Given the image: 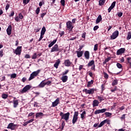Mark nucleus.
Returning a JSON list of instances; mask_svg holds the SVG:
<instances>
[{
  "instance_id": "nucleus-8",
  "label": "nucleus",
  "mask_w": 131,
  "mask_h": 131,
  "mask_svg": "<svg viewBox=\"0 0 131 131\" xmlns=\"http://www.w3.org/2000/svg\"><path fill=\"white\" fill-rule=\"evenodd\" d=\"M60 49H59L58 45L55 44L51 49V53H54V52H59Z\"/></svg>"
},
{
  "instance_id": "nucleus-13",
  "label": "nucleus",
  "mask_w": 131,
  "mask_h": 131,
  "mask_svg": "<svg viewBox=\"0 0 131 131\" xmlns=\"http://www.w3.org/2000/svg\"><path fill=\"white\" fill-rule=\"evenodd\" d=\"M64 64L66 67H70L72 64V62L69 59H67L64 60Z\"/></svg>"
},
{
  "instance_id": "nucleus-41",
  "label": "nucleus",
  "mask_w": 131,
  "mask_h": 131,
  "mask_svg": "<svg viewBox=\"0 0 131 131\" xmlns=\"http://www.w3.org/2000/svg\"><path fill=\"white\" fill-rule=\"evenodd\" d=\"M117 67H118V68H119V69H121V68H122V65L118 62L117 63Z\"/></svg>"
},
{
  "instance_id": "nucleus-29",
  "label": "nucleus",
  "mask_w": 131,
  "mask_h": 131,
  "mask_svg": "<svg viewBox=\"0 0 131 131\" xmlns=\"http://www.w3.org/2000/svg\"><path fill=\"white\" fill-rule=\"evenodd\" d=\"M107 122V120H104L102 121L100 124L98 125V127H102L104 124H105Z\"/></svg>"
},
{
  "instance_id": "nucleus-59",
  "label": "nucleus",
  "mask_w": 131,
  "mask_h": 131,
  "mask_svg": "<svg viewBox=\"0 0 131 131\" xmlns=\"http://www.w3.org/2000/svg\"><path fill=\"white\" fill-rule=\"evenodd\" d=\"M4 56V51L3 50L0 51V57Z\"/></svg>"
},
{
  "instance_id": "nucleus-36",
  "label": "nucleus",
  "mask_w": 131,
  "mask_h": 131,
  "mask_svg": "<svg viewBox=\"0 0 131 131\" xmlns=\"http://www.w3.org/2000/svg\"><path fill=\"white\" fill-rule=\"evenodd\" d=\"M97 99L100 101V102H102V101H104V100H105V99H104V97L101 96H98Z\"/></svg>"
},
{
  "instance_id": "nucleus-32",
  "label": "nucleus",
  "mask_w": 131,
  "mask_h": 131,
  "mask_svg": "<svg viewBox=\"0 0 131 131\" xmlns=\"http://www.w3.org/2000/svg\"><path fill=\"white\" fill-rule=\"evenodd\" d=\"M118 84V80H117V79H115V80H114V81H113L112 83V85H113V86H114V85H117Z\"/></svg>"
},
{
  "instance_id": "nucleus-24",
  "label": "nucleus",
  "mask_w": 131,
  "mask_h": 131,
  "mask_svg": "<svg viewBox=\"0 0 131 131\" xmlns=\"http://www.w3.org/2000/svg\"><path fill=\"white\" fill-rule=\"evenodd\" d=\"M36 118H39V117H42L43 116V113L40 112L37 113L35 115Z\"/></svg>"
},
{
  "instance_id": "nucleus-42",
  "label": "nucleus",
  "mask_w": 131,
  "mask_h": 131,
  "mask_svg": "<svg viewBox=\"0 0 131 131\" xmlns=\"http://www.w3.org/2000/svg\"><path fill=\"white\" fill-rule=\"evenodd\" d=\"M36 58H37V54L36 53H34L32 56V59H36Z\"/></svg>"
},
{
  "instance_id": "nucleus-64",
  "label": "nucleus",
  "mask_w": 131,
  "mask_h": 131,
  "mask_svg": "<svg viewBox=\"0 0 131 131\" xmlns=\"http://www.w3.org/2000/svg\"><path fill=\"white\" fill-rule=\"evenodd\" d=\"M122 14H123L122 12H119L118 13V16L119 17H121L122 16Z\"/></svg>"
},
{
  "instance_id": "nucleus-31",
  "label": "nucleus",
  "mask_w": 131,
  "mask_h": 131,
  "mask_svg": "<svg viewBox=\"0 0 131 131\" xmlns=\"http://www.w3.org/2000/svg\"><path fill=\"white\" fill-rule=\"evenodd\" d=\"M94 65H95V61L94 60L90 61L88 64V67H90L91 66H93Z\"/></svg>"
},
{
  "instance_id": "nucleus-49",
  "label": "nucleus",
  "mask_w": 131,
  "mask_h": 131,
  "mask_svg": "<svg viewBox=\"0 0 131 131\" xmlns=\"http://www.w3.org/2000/svg\"><path fill=\"white\" fill-rule=\"evenodd\" d=\"M60 3L61 4V5L64 7V6H65V0H61Z\"/></svg>"
},
{
  "instance_id": "nucleus-55",
  "label": "nucleus",
  "mask_w": 131,
  "mask_h": 131,
  "mask_svg": "<svg viewBox=\"0 0 131 131\" xmlns=\"http://www.w3.org/2000/svg\"><path fill=\"white\" fill-rule=\"evenodd\" d=\"M34 119H31V120H29V121H27V122L28 123V124L29 123H31V122H32L33 121H34Z\"/></svg>"
},
{
  "instance_id": "nucleus-6",
  "label": "nucleus",
  "mask_w": 131,
  "mask_h": 131,
  "mask_svg": "<svg viewBox=\"0 0 131 131\" xmlns=\"http://www.w3.org/2000/svg\"><path fill=\"white\" fill-rule=\"evenodd\" d=\"M78 119V112H75L72 120V123L74 124Z\"/></svg>"
},
{
  "instance_id": "nucleus-54",
  "label": "nucleus",
  "mask_w": 131,
  "mask_h": 131,
  "mask_svg": "<svg viewBox=\"0 0 131 131\" xmlns=\"http://www.w3.org/2000/svg\"><path fill=\"white\" fill-rule=\"evenodd\" d=\"M26 80H27V78L24 77L22 78L21 81H23V82H25Z\"/></svg>"
},
{
  "instance_id": "nucleus-15",
  "label": "nucleus",
  "mask_w": 131,
  "mask_h": 131,
  "mask_svg": "<svg viewBox=\"0 0 131 131\" xmlns=\"http://www.w3.org/2000/svg\"><path fill=\"white\" fill-rule=\"evenodd\" d=\"M59 103H60V99L57 98L55 101L52 102V107H56V106H58Z\"/></svg>"
},
{
  "instance_id": "nucleus-45",
  "label": "nucleus",
  "mask_w": 131,
  "mask_h": 131,
  "mask_svg": "<svg viewBox=\"0 0 131 131\" xmlns=\"http://www.w3.org/2000/svg\"><path fill=\"white\" fill-rule=\"evenodd\" d=\"M29 2H30V0H23V4L25 5H27Z\"/></svg>"
},
{
  "instance_id": "nucleus-35",
  "label": "nucleus",
  "mask_w": 131,
  "mask_h": 131,
  "mask_svg": "<svg viewBox=\"0 0 131 131\" xmlns=\"http://www.w3.org/2000/svg\"><path fill=\"white\" fill-rule=\"evenodd\" d=\"M8 96L9 95L8 94H6L4 93L2 95V98L3 99H7V98H8Z\"/></svg>"
},
{
  "instance_id": "nucleus-52",
  "label": "nucleus",
  "mask_w": 131,
  "mask_h": 131,
  "mask_svg": "<svg viewBox=\"0 0 131 131\" xmlns=\"http://www.w3.org/2000/svg\"><path fill=\"white\" fill-rule=\"evenodd\" d=\"M43 38V35L40 34V38L38 39V41H40Z\"/></svg>"
},
{
  "instance_id": "nucleus-19",
  "label": "nucleus",
  "mask_w": 131,
  "mask_h": 131,
  "mask_svg": "<svg viewBox=\"0 0 131 131\" xmlns=\"http://www.w3.org/2000/svg\"><path fill=\"white\" fill-rule=\"evenodd\" d=\"M100 104V102H99V101L97 100H94L93 101V107H98V106H99V104Z\"/></svg>"
},
{
  "instance_id": "nucleus-48",
  "label": "nucleus",
  "mask_w": 131,
  "mask_h": 131,
  "mask_svg": "<svg viewBox=\"0 0 131 131\" xmlns=\"http://www.w3.org/2000/svg\"><path fill=\"white\" fill-rule=\"evenodd\" d=\"M69 72V70H66L65 72H62V75L65 76V75H66V74H67V73H68Z\"/></svg>"
},
{
  "instance_id": "nucleus-14",
  "label": "nucleus",
  "mask_w": 131,
  "mask_h": 131,
  "mask_svg": "<svg viewBox=\"0 0 131 131\" xmlns=\"http://www.w3.org/2000/svg\"><path fill=\"white\" fill-rule=\"evenodd\" d=\"M21 19H23V15H22V13H19L18 16L15 17V20L16 22H19V21Z\"/></svg>"
},
{
  "instance_id": "nucleus-22",
  "label": "nucleus",
  "mask_w": 131,
  "mask_h": 131,
  "mask_svg": "<svg viewBox=\"0 0 131 131\" xmlns=\"http://www.w3.org/2000/svg\"><path fill=\"white\" fill-rule=\"evenodd\" d=\"M61 80H62V82H66L67 80H68V76H63L62 77H61Z\"/></svg>"
},
{
  "instance_id": "nucleus-3",
  "label": "nucleus",
  "mask_w": 131,
  "mask_h": 131,
  "mask_svg": "<svg viewBox=\"0 0 131 131\" xmlns=\"http://www.w3.org/2000/svg\"><path fill=\"white\" fill-rule=\"evenodd\" d=\"M66 25L68 30H70V31H71V30H72L74 28V26H73L72 22H71V21L70 20H69L67 22Z\"/></svg>"
},
{
  "instance_id": "nucleus-11",
  "label": "nucleus",
  "mask_w": 131,
  "mask_h": 131,
  "mask_svg": "<svg viewBox=\"0 0 131 131\" xmlns=\"http://www.w3.org/2000/svg\"><path fill=\"white\" fill-rule=\"evenodd\" d=\"M125 52V48H121L117 50V55L118 56H121L122 54H123Z\"/></svg>"
},
{
  "instance_id": "nucleus-28",
  "label": "nucleus",
  "mask_w": 131,
  "mask_h": 131,
  "mask_svg": "<svg viewBox=\"0 0 131 131\" xmlns=\"http://www.w3.org/2000/svg\"><path fill=\"white\" fill-rule=\"evenodd\" d=\"M45 85H46V82H45V80H43L38 85V86L39 88H45Z\"/></svg>"
},
{
  "instance_id": "nucleus-20",
  "label": "nucleus",
  "mask_w": 131,
  "mask_h": 131,
  "mask_svg": "<svg viewBox=\"0 0 131 131\" xmlns=\"http://www.w3.org/2000/svg\"><path fill=\"white\" fill-rule=\"evenodd\" d=\"M60 63H61V61H60V59H57V60L56 61L55 64H54V67L55 68H56V69H57L58 66H59V64H60Z\"/></svg>"
},
{
  "instance_id": "nucleus-27",
  "label": "nucleus",
  "mask_w": 131,
  "mask_h": 131,
  "mask_svg": "<svg viewBox=\"0 0 131 131\" xmlns=\"http://www.w3.org/2000/svg\"><path fill=\"white\" fill-rule=\"evenodd\" d=\"M56 42H57V39L53 40V41H52L49 45V46H48L49 48H52V47H53V46H54V45H55V43H56Z\"/></svg>"
},
{
  "instance_id": "nucleus-30",
  "label": "nucleus",
  "mask_w": 131,
  "mask_h": 131,
  "mask_svg": "<svg viewBox=\"0 0 131 131\" xmlns=\"http://www.w3.org/2000/svg\"><path fill=\"white\" fill-rule=\"evenodd\" d=\"M46 31H47V30L46 29V27L43 26L41 29L40 34L45 35V33H46Z\"/></svg>"
},
{
  "instance_id": "nucleus-4",
  "label": "nucleus",
  "mask_w": 131,
  "mask_h": 131,
  "mask_svg": "<svg viewBox=\"0 0 131 131\" xmlns=\"http://www.w3.org/2000/svg\"><path fill=\"white\" fill-rule=\"evenodd\" d=\"M18 126H17V124H14L13 123H10L8 124V126L7 127V128H9L10 129H11L12 130H14L17 128Z\"/></svg>"
},
{
  "instance_id": "nucleus-17",
  "label": "nucleus",
  "mask_w": 131,
  "mask_h": 131,
  "mask_svg": "<svg viewBox=\"0 0 131 131\" xmlns=\"http://www.w3.org/2000/svg\"><path fill=\"white\" fill-rule=\"evenodd\" d=\"M14 108H17L19 105V100L14 99L13 101Z\"/></svg>"
},
{
  "instance_id": "nucleus-40",
  "label": "nucleus",
  "mask_w": 131,
  "mask_h": 131,
  "mask_svg": "<svg viewBox=\"0 0 131 131\" xmlns=\"http://www.w3.org/2000/svg\"><path fill=\"white\" fill-rule=\"evenodd\" d=\"M111 60V57H108L106 59H105L104 61L103 62V64H106L107 62L108 61H110Z\"/></svg>"
},
{
  "instance_id": "nucleus-39",
  "label": "nucleus",
  "mask_w": 131,
  "mask_h": 131,
  "mask_svg": "<svg viewBox=\"0 0 131 131\" xmlns=\"http://www.w3.org/2000/svg\"><path fill=\"white\" fill-rule=\"evenodd\" d=\"M104 74V78H105V79H108L109 78V75L107 74V73H103Z\"/></svg>"
},
{
  "instance_id": "nucleus-18",
  "label": "nucleus",
  "mask_w": 131,
  "mask_h": 131,
  "mask_svg": "<svg viewBox=\"0 0 131 131\" xmlns=\"http://www.w3.org/2000/svg\"><path fill=\"white\" fill-rule=\"evenodd\" d=\"M6 31L7 32V34L8 35H11V34L12 33V26L9 25L8 26V28L7 29Z\"/></svg>"
},
{
  "instance_id": "nucleus-63",
  "label": "nucleus",
  "mask_w": 131,
  "mask_h": 131,
  "mask_svg": "<svg viewBox=\"0 0 131 131\" xmlns=\"http://www.w3.org/2000/svg\"><path fill=\"white\" fill-rule=\"evenodd\" d=\"M127 60L128 63H130V62H131V58L130 57H128L127 58Z\"/></svg>"
},
{
  "instance_id": "nucleus-38",
  "label": "nucleus",
  "mask_w": 131,
  "mask_h": 131,
  "mask_svg": "<svg viewBox=\"0 0 131 131\" xmlns=\"http://www.w3.org/2000/svg\"><path fill=\"white\" fill-rule=\"evenodd\" d=\"M130 38H131V33L130 32H128L127 33V40H129V39H130Z\"/></svg>"
},
{
  "instance_id": "nucleus-34",
  "label": "nucleus",
  "mask_w": 131,
  "mask_h": 131,
  "mask_svg": "<svg viewBox=\"0 0 131 131\" xmlns=\"http://www.w3.org/2000/svg\"><path fill=\"white\" fill-rule=\"evenodd\" d=\"M105 4V0H100L99 1V6H103Z\"/></svg>"
},
{
  "instance_id": "nucleus-33",
  "label": "nucleus",
  "mask_w": 131,
  "mask_h": 131,
  "mask_svg": "<svg viewBox=\"0 0 131 131\" xmlns=\"http://www.w3.org/2000/svg\"><path fill=\"white\" fill-rule=\"evenodd\" d=\"M94 83V80H91V81H88L87 86L88 88H91V85Z\"/></svg>"
},
{
  "instance_id": "nucleus-58",
  "label": "nucleus",
  "mask_w": 131,
  "mask_h": 131,
  "mask_svg": "<svg viewBox=\"0 0 131 131\" xmlns=\"http://www.w3.org/2000/svg\"><path fill=\"white\" fill-rule=\"evenodd\" d=\"M14 11H11L10 14L9 15V17H13V16H14Z\"/></svg>"
},
{
  "instance_id": "nucleus-50",
  "label": "nucleus",
  "mask_w": 131,
  "mask_h": 131,
  "mask_svg": "<svg viewBox=\"0 0 131 131\" xmlns=\"http://www.w3.org/2000/svg\"><path fill=\"white\" fill-rule=\"evenodd\" d=\"M85 35H86V32H84L82 34V38H84V39H85Z\"/></svg>"
},
{
  "instance_id": "nucleus-1",
  "label": "nucleus",
  "mask_w": 131,
  "mask_h": 131,
  "mask_svg": "<svg viewBox=\"0 0 131 131\" xmlns=\"http://www.w3.org/2000/svg\"><path fill=\"white\" fill-rule=\"evenodd\" d=\"M59 115L61 116V119H64L66 121H68V120H69L70 113L68 112L66 114H64L62 112H60Z\"/></svg>"
},
{
  "instance_id": "nucleus-16",
  "label": "nucleus",
  "mask_w": 131,
  "mask_h": 131,
  "mask_svg": "<svg viewBox=\"0 0 131 131\" xmlns=\"http://www.w3.org/2000/svg\"><path fill=\"white\" fill-rule=\"evenodd\" d=\"M115 5H116V2L114 1V2H113V3L111 4V6L108 9V13H110L112 9L115 7Z\"/></svg>"
},
{
  "instance_id": "nucleus-60",
  "label": "nucleus",
  "mask_w": 131,
  "mask_h": 131,
  "mask_svg": "<svg viewBox=\"0 0 131 131\" xmlns=\"http://www.w3.org/2000/svg\"><path fill=\"white\" fill-rule=\"evenodd\" d=\"M98 28H99V26H95L94 27L93 29H94V31H96V30H97Z\"/></svg>"
},
{
  "instance_id": "nucleus-37",
  "label": "nucleus",
  "mask_w": 131,
  "mask_h": 131,
  "mask_svg": "<svg viewBox=\"0 0 131 131\" xmlns=\"http://www.w3.org/2000/svg\"><path fill=\"white\" fill-rule=\"evenodd\" d=\"M105 115L106 116V117H110V116L112 115V113H111L109 112H106L105 113Z\"/></svg>"
},
{
  "instance_id": "nucleus-43",
  "label": "nucleus",
  "mask_w": 131,
  "mask_h": 131,
  "mask_svg": "<svg viewBox=\"0 0 131 131\" xmlns=\"http://www.w3.org/2000/svg\"><path fill=\"white\" fill-rule=\"evenodd\" d=\"M17 77V74H12L11 75V78H16Z\"/></svg>"
},
{
  "instance_id": "nucleus-21",
  "label": "nucleus",
  "mask_w": 131,
  "mask_h": 131,
  "mask_svg": "<svg viewBox=\"0 0 131 131\" xmlns=\"http://www.w3.org/2000/svg\"><path fill=\"white\" fill-rule=\"evenodd\" d=\"M102 21V15H98L97 18L96 20V24H98V23H100Z\"/></svg>"
},
{
  "instance_id": "nucleus-61",
  "label": "nucleus",
  "mask_w": 131,
  "mask_h": 131,
  "mask_svg": "<svg viewBox=\"0 0 131 131\" xmlns=\"http://www.w3.org/2000/svg\"><path fill=\"white\" fill-rule=\"evenodd\" d=\"M64 31H61L59 33L60 36H63V35H64Z\"/></svg>"
},
{
  "instance_id": "nucleus-56",
  "label": "nucleus",
  "mask_w": 131,
  "mask_h": 131,
  "mask_svg": "<svg viewBox=\"0 0 131 131\" xmlns=\"http://www.w3.org/2000/svg\"><path fill=\"white\" fill-rule=\"evenodd\" d=\"M101 90H102V91H104V90H105V84H102L101 85Z\"/></svg>"
},
{
  "instance_id": "nucleus-57",
  "label": "nucleus",
  "mask_w": 131,
  "mask_h": 131,
  "mask_svg": "<svg viewBox=\"0 0 131 131\" xmlns=\"http://www.w3.org/2000/svg\"><path fill=\"white\" fill-rule=\"evenodd\" d=\"M9 8H10V5L7 4L6 5V8H5L6 10L8 11L9 10Z\"/></svg>"
},
{
  "instance_id": "nucleus-7",
  "label": "nucleus",
  "mask_w": 131,
  "mask_h": 131,
  "mask_svg": "<svg viewBox=\"0 0 131 131\" xmlns=\"http://www.w3.org/2000/svg\"><path fill=\"white\" fill-rule=\"evenodd\" d=\"M119 35V32L118 31H116L113 33L112 35L111 36V39H115L117 38Z\"/></svg>"
},
{
  "instance_id": "nucleus-5",
  "label": "nucleus",
  "mask_w": 131,
  "mask_h": 131,
  "mask_svg": "<svg viewBox=\"0 0 131 131\" xmlns=\"http://www.w3.org/2000/svg\"><path fill=\"white\" fill-rule=\"evenodd\" d=\"M95 91H96V89H91L89 90L84 89L83 90V91L84 92L85 94H89V95H93V94H94Z\"/></svg>"
},
{
  "instance_id": "nucleus-9",
  "label": "nucleus",
  "mask_w": 131,
  "mask_h": 131,
  "mask_svg": "<svg viewBox=\"0 0 131 131\" xmlns=\"http://www.w3.org/2000/svg\"><path fill=\"white\" fill-rule=\"evenodd\" d=\"M22 51V47L18 46L16 49L14 51V54L16 55H21V52Z\"/></svg>"
},
{
  "instance_id": "nucleus-53",
  "label": "nucleus",
  "mask_w": 131,
  "mask_h": 131,
  "mask_svg": "<svg viewBox=\"0 0 131 131\" xmlns=\"http://www.w3.org/2000/svg\"><path fill=\"white\" fill-rule=\"evenodd\" d=\"M111 91L112 93H114V92H116V91H117V88L115 87L114 89H112Z\"/></svg>"
},
{
  "instance_id": "nucleus-62",
  "label": "nucleus",
  "mask_w": 131,
  "mask_h": 131,
  "mask_svg": "<svg viewBox=\"0 0 131 131\" xmlns=\"http://www.w3.org/2000/svg\"><path fill=\"white\" fill-rule=\"evenodd\" d=\"M82 68H83V66L80 65L79 67V71H80L81 70V69H82Z\"/></svg>"
},
{
  "instance_id": "nucleus-46",
  "label": "nucleus",
  "mask_w": 131,
  "mask_h": 131,
  "mask_svg": "<svg viewBox=\"0 0 131 131\" xmlns=\"http://www.w3.org/2000/svg\"><path fill=\"white\" fill-rule=\"evenodd\" d=\"M98 44H96L94 45V51H97L98 50Z\"/></svg>"
},
{
  "instance_id": "nucleus-2",
  "label": "nucleus",
  "mask_w": 131,
  "mask_h": 131,
  "mask_svg": "<svg viewBox=\"0 0 131 131\" xmlns=\"http://www.w3.org/2000/svg\"><path fill=\"white\" fill-rule=\"evenodd\" d=\"M40 72V70H38L36 71H34L33 73H32V74H31L29 78V80H32V79H33V78H34L35 77H36V76H37V75H38V74H39Z\"/></svg>"
},
{
  "instance_id": "nucleus-12",
  "label": "nucleus",
  "mask_w": 131,
  "mask_h": 131,
  "mask_svg": "<svg viewBox=\"0 0 131 131\" xmlns=\"http://www.w3.org/2000/svg\"><path fill=\"white\" fill-rule=\"evenodd\" d=\"M31 89V86H30V85H27L26 86H25L22 91H21V93H26V92H27V91H29V90H30Z\"/></svg>"
},
{
  "instance_id": "nucleus-25",
  "label": "nucleus",
  "mask_w": 131,
  "mask_h": 131,
  "mask_svg": "<svg viewBox=\"0 0 131 131\" xmlns=\"http://www.w3.org/2000/svg\"><path fill=\"white\" fill-rule=\"evenodd\" d=\"M86 115V112H85V111H83L82 113L81 114V118L82 120H83V119L85 118Z\"/></svg>"
},
{
  "instance_id": "nucleus-44",
  "label": "nucleus",
  "mask_w": 131,
  "mask_h": 131,
  "mask_svg": "<svg viewBox=\"0 0 131 131\" xmlns=\"http://www.w3.org/2000/svg\"><path fill=\"white\" fill-rule=\"evenodd\" d=\"M40 11V9L39 8V7L37 8L35 11L36 14H37V15H38V14H39Z\"/></svg>"
},
{
  "instance_id": "nucleus-23",
  "label": "nucleus",
  "mask_w": 131,
  "mask_h": 131,
  "mask_svg": "<svg viewBox=\"0 0 131 131\" xmlns=\"http://www.w3.org/2000/svg\"><path fill=\"white\" fill-rule=\"evenodd\" d=\"M84 55L85 59H87V60H89V59H90V52H89L88 51H85Z\"/></svg>"
},
{
  "instance_id": "nucleus-10",
  "label": "nucleus",
  "mask_w": 131,
  "mask_h": 131,
  "mask_svg": "<svg viewBox=\"0 0 131 131\" xmlns=\"http://www.w3.org/2000/svg\"><path fill=\"white\" fill-rule=\"evenodd\" d=\"M107 111L106 108H102L101 110H97L94 112V114H100V113H105Z\"/></svg>"
},
{
  "instance_id": "nucleus-26",
  "label": "nucleus",
  "mask_w": 131,
  "mask_h": 131,
  "mask_svg": "<svg viewBox=\"0 0 131 131\" xmlns=\"http://www.w3.org/2000/svg\"><path fill=\"white\" fill-rule=\"evenodd\" d=\"M76 53L78 58H80V57H82V55L83 54V51H76Z\"/></svg>"
},
{
  "instance_id": "nucleus-47",
  "label": "nucleus",
  "mask_w": 131,
  "mask_h": 131,
  "mask_svg": "<svg viewBox=\"0 0 131 131\" xmlns=\"http://www.w3.org/2000/svg\"><path fill=\"white\" fill-rule=\"evenodd\" d=\"M64 126H65V121H63L61 123V129H64Z\"/></svg>"
},
{
  "instance_id": "nucleus-51",
  "label": "nucleus",
  "mask_w": 131,
  "mask_h": 131,
  "mask_svg": "<svg viewBox=\"0 0 131 131\" xmlns=\"http://www.w3.org/2000/svg\"><path fill=\"white\" fill-rule=\"evenodd\" d=\"M51 83H52V82L51 81H48L45 82V85H50V84H51Z\"/></svg>"
}]
</instances>
